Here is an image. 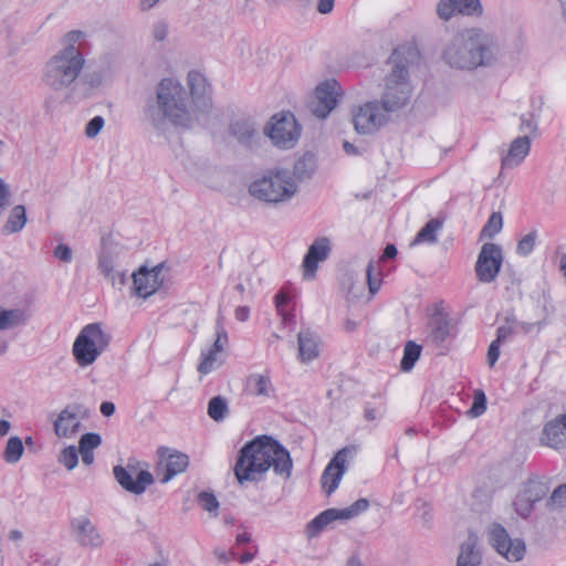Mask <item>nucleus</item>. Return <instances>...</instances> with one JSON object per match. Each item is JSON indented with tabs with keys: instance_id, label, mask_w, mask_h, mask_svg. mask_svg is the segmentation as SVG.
Here are the masks:
<instances>
[{
	"instance_id": "1",
	"label": "nucleus",
	"mask_w": 566,
	"mask_h": 566,
	"mask_svg": "<svg viewBox=\"0 0 566 566\" xmlns=\"http://www.w3.org/2000/svg\"><path fill=\"white\" fill-rule=\"evenodd\" d=\"M190 95L172 78H164L157 86L156 98L145 107V119L156 130L163 129L168 119L176 126L189 127L197 118V112L210 106L209 87L205 76L191 71L188 74Z\"/></svg>"
},
{
	"instance_id": "2",
	"label": "nucleus",
	"mask_w": 566,
	"mask_h": 566,
	"mask_svg": "<svg viewBox=\"0 0 566 566\" xmlns=\"http://www.w3.org/2000/svg\"><path fill=\"white\" fill-rule=\"evenodd\" d=\"M500 46L494 35L481 28H467L458 32L446 45L442 60L451 69L474 71L497 62Z\"/></svg>"
},
{
	"instance_id": "3",
	"label": "nucleus",
	"mask_w": 566,
	"mask_h": 566,
	"mask_svg": "<svg viewBox=\"0 0 566 566\" xmlns=\"http://www.w3.org/2000/svg\"><path fill=\"white\" fill-rule=\"evenodd\" d=\"M270 468H273L276 475L287 480L293 462L284 447L270 437H263L241 449L234 473L239 483L243 484L247 481H260Z\"/></svg>"
},
{
	"instance_id": "4",
	"label": "nucleus",
	"mask_w": 566,
	"mask_h": 566,
	"mask_svg": "<svg viewBox=\"0 0 566 566\" xmlns=\"http://www.w3.org/2000/svg\"><path fill=\"white\" fill-rule=\"evenodd\" d=\"M417 56L412 48L395 49L388 59L389 71L384 80L381 105L385 111L392 113L408 105L412 95V85L409 77V64Z\"/></svg>"
},
{
	"instance_id": "5",
	"label": "nucleus",
	"mask_w": 566,
	"mask_h": 566,
	"mask_svg": "<svg viewBox=\"0 0 566 566\" xmlns=\"http://www.w3.org/2000/svg\"><path fill=\"white\" fill-rule=\"evenodd\" d=\"M85 65V59L75 45L57 51L44 65L42 81L50 90L61 92L71 87Z\"/></svg>"
},
{
	"instance_id": "6",
	"label": "nucleus",
	"mask_w": 566,
	"mask_h": 566,
	"mask_svg": "<svg viewBox=\"0 0 566 566\" xmlns=\"http://www.w3.org/2000/svg\"><path fill=\"white\" fill-rule=\"evenodd\" d=\"M297 190L296 180L289 170H271L256 178L249 186V192L252 197L270 205L290 201Z\"/></svg>"
},
{
	"instance_id": "7",
	"label": "nucleus",
	"mask_w": 566,
	"mask_h": 566,
	"mask_svg": "<svg viewBox=\"0 0 566 566\" xmlns=\"http://www.w3.org/2000/svg\"><path fill=\"white\" fill-rule=\"evenodd\" d=\"M111 332L99 322L82 327L72 345V355L81 368L93 365L111 344Z\"/></svg>"
},
{
	"instance_id": "8",
	"label": "nucleus",
	"mask_w": 566,
	"mask_h": 566,
	"mask_svg": "<svg viewBox=\"0 0 566 566\" xmlns=\"http://www.w3.org/2000/svg\"><path fill=\"white\" fill-rule=\"evenodd\" d=\"M264 134L274 146L290 149L295 146L301 136V126L292 113L275 114L264 128Z\"/></svg>"
},
{
	"instance_id": "9",
	"label": "nucleus",
	"mask_w": 566,
	"mask_h": 566,
	"mask_svg": "<svg viewBox=\"0 0 566 566\" xmlns=\"http://www.w3.org/2000/svg\"><path fill=\"white\" fill-rule=\"evenodd\" d=\"M369 502L367 499H359L345 509H328L318 514L306 525V536L316 537L328 524L336 520H352L367 511Z\"/></svg>"
},
{
	"instance_id": "10",
	"label": "nucleus",
	"mask_w": 566,
	"mask_h": 566,
	"mask_svg": "<svg viewBox=\"0 0 566 566\" xmlns=\"http://www.w3.org/2000/svg\"><path fill=\"white\" fill-rule=\"evenodd\" d=\"M389 120V112L381 102L371 101L360 105L353 114V123L357 133L373 134Z\"/></svg>"
},
{
	"instance_id": "11",
	"label": "nucleus",
	"mask_w": 566,
	"mask_h": 566,
	"mask_svg": "<svg viewBox=\"0 0 566 566\" xmlns=\"http://www.w3.org/2000/svg\"><path fill=\"white\" fill-rule=\"evenodd\" d=\"M503 264V252L495 243H484L475 262V274L480 282L492 283L496 280Z\"/></svg>"
},
{
	"instance_id": "12",
	"label": "nucleus",
	"mask_w": 566,
	"mask_h": 566,
	"mask_svg": "<svg viewBox=\"0 0 566 566\" xmlns=\"http://www.w3.org/2000/svg\"><path fill=\"white\" fill-rule=\"evenodd\" d=\"M340 95V85L335 80H329L317 85L312 99L308 103L311 113L319 118H326L336 107Z\"/></svg>"
},
{
	"instance_id": "13",
	"label": "nucleus",
	"mask_w": 566,
	"mask_h": 566,
	"mask_svg": "<svg viewBox=\"0 0 566 566\" xmlns=\"http://www.w3.org/2000/svg\"><path fill=\"white\" fill-rule=\"evenodd\" d=\"M85 416L86 410L82 405L70 403L65 406L53 423L55 436L60 439L74 438L80 432Z\"/></svg>"
},
{
	"instance_id": "14",
	"label": "nucleus",
	"mask_w": 566,
	"mask_h": 566,
	"mask_svg": "<svg viewBox=\"0 0 566 566\" xmlns=\"http://www.w3.org/2000/svg\"><path fill=\"white\" fill-rule=\"evenodd\" d=\"M491 545L509 562H520L525 555V543L521 538L512 539L506 530L495 524L490 531Z\"/></svg>"
},
{
	"instance_id": "15",
	"label": "nucleus",
	"mask_w": 566,
	"mask_h": 566,
	"mask_svg": "<svg viewBox=\"0 0 566 566\" xmlns=\"http://www.w3.org/2000/svg\"><path fill=\"white\" fill-rule=\"evenodd\" d=\"M118 484L127 492L140 495L155 482L154 475L146 470H137L135 467L126 468L116 465L113 470Z\"/></svg>"
},
{
	"instance_id": "16",
	"label": "nucleus",
	"mask_w": 566,
	"mask_h": 566,
	"mask_svg": "<svg viewBox=\"0 0 566 566\" xmlns=\"http://www.w3.org/2000/svg\"><path fill=\"white\" fill-rule=\"evenodd\" d=\"M353 451L354 449L349 447L340 449L325 468L321 478V483L327 495H331L338 488V484L347 469V459Z\"/></svg>"
},
{
	"instance_id": "17",
	"label": "nucleus",
	"mask_w": 566,
	"mask_h": 566,
	"mask_svg": "<svg viewBox=\"0 0 566 566\" xmlns=\"http://www.w3.org/2000/svg\"><path fill=\"white\" fill-rule=\"evenodd\" d=\"M157 453L159 457L157 470L163 473L161 483L169 482L174 476L184 472L189 464L188 455L169 448H160Z\"/></svg>"
},
{
	"instance_id": "18",
	"label": "nucleus",
	"mask_w": 566,
	"mask_h": 566,
	"mask_svg": "<svg viewBox=\"0 0 566 566\" xmlns=\"http://www.w3.org/2000/svg\"><path fill=\"white\" fill-rule=\"evenodd\" d=\"M436 11L441 20L449 21L455 14L480 17L483 7L480 0H439Z\"/></svg>"
},
{
	"instance_id": "19",
	"label": "nucleus",
	"mask_w": 566,
	"mask_h": 566,
	"mask_svg": "<svg viewBox=\"0 0 566 566\" xmlns=\"http://www.w3.org/2000/svg\"><path fill=\"white\" fill-rule=\"evenodd\" d=\"M119 252V245L104 242L98 256V269L113 284L123 285L126 281L125 273L116 270Z\"/></svg>"
},
{
	"instance_id": "20",
	"label": "nucleus",
	"mask_w": 566,
	"mask_h": 566,
	"mask_svg": "<svg viewBox=\"0 0 566 566\" xmlns=\"http://www.w3.org/2000/svg\"><path fill=\"white\" fill-rule=\"evenodd\" d=\"M331 253V241L326 237L317 238L310 245L303 260V272L305 279H313L318 263L325 261Z\"/></svg>"
},
{
	"instance_id": "21",
	"label": "nucleus",
	"mask_w": 566,
	"mask_h": 566,
	"mask_svg": "<svg viewBox=\"0 0 566 566\" xmlns=\"http://www.w3.org/2000/svg\"><path fill=\"white\" fill-rule=\"evenodd\" d=\"M229 132L241 146L249 149L258 147L262 138L258 125L250 118H241L232 122Z\"/></svg>"
},
{
	"instance_id": "22",
	"label": "nucleus",
	"mask_w": 566,
	"mask_h": 566,
	"mask_svg": "<svg viewBox=\"0 0 566 566\" xmlns=\"http://www.w3.org/2000/svg\"><path fill=\"white\" fill-rule=\"evenodd\" d=\"M72 527L75 539L81 546L97 548L103 545L104 538L97 526L90 518L84 516L75 518L72 522Z\"/></svg>"
},
{
	"instance_id": "23",
	"label": "nucleus",
	"mask_w": 566,
	"mask_h": 566,
	"mask_svg": "<svg viewBox=\"0 0 566 566\" xmlns=\"http://www.w3.org/2000/svg\"><path fill=\"white\" fill-rule=\"evenodd\" d=\"M160 273L161 268L158 265L151 270L142 268L137 273H134L133 279L136 295L146 298L154 294L163 283Z\"/></svg>"
},
{
	"instance_id": "24",
	"label": "nucleus",
	"mask_w": 566,
	"mask_h": 566,
	"mask_svg": "<svg viewBox=\"0 0 566 566\" xmlns=\"http://www.w3.org/2000/svg\"><path fill=\"white\" fill-rule=\"evenodd\" d=\"M482 544L476 533L470 531L460 544L455 566H480L482 563Z\"/></svg>"
},
{
	"instance_id": "25",
	"label": "nucleus",
	"mask_w": 566,
	"mask_h": 566,
	"mask_svg": "<svg viewBox=\"0 0 566 566\" xmlns=\"http://www.w3.org/2000/svg\"><path fill=\"white\" fill-rule=\"evenodd\" d=\"M541 442L553 449L566 446V413L544 426Z\"/></svg>"
},
{
	"instance_id": "26",
	"label": "nucleus",
	"mask_w": 566,
	"mask_h": 566,
	"mask_svg": "<svg viewBox=\"0 0 566 566\" xmlns=\"http://www.w3.org/2000/svg\"><path fill=\"white\" fill-rule=\"evenodd\" d=\"M298 358L302 363H310L316 359L321 353V339L311 329H302L297 335Z\"/></svg>"
},
{
	"instance_id": "27",
	"label": "nucleus",
	"mask_w": 566,
	"mask_h": 566,
	"mask_svg": "<svg viewBox=\"0 0 566 566\" xmlns=\"http://www.w3.org/2000/svg\"><path fill=\"white\" fill-rule=\"evenodd\" d=\"M531 149L530 137H516L511 143L510 149L505 157L502 159L503 168H513L518 166L525 157L528 155Z\"/></svg>"
},
{
	"instance_id": "28",
	"label": "nucleus",
	"mask_w": 566,
	"mask_h": 566,
	"mask_svg": "<svg viewBox=\"0 0 566 566\" xmlns=\"http://www.w3.org/2000/svg\"><path fill=\"white\" fill-rule=\"evenodd\" d=\"M245 390L252 396L269 398L274 388L268 375L251 374L247 377Z\"/></svg>"
},
{
	"instance_id": "29",
	"label": "nucleus",
	"mask_w": 566,
	"mask_h": 566,
	"mask_svg": "<svg viewBox=\"0 0 566 566\" xmlns=\"http://www.w3.org/2000/svg\"><path fill=\"white\" fill-rule=\"evenodd\" d=\"M450 319L442 313L434 314L429 322V338L434 344L444 342L451 333Z\"/></svg>"
},
{
	"instance_id": "30",
	"label": "nucleus",
	"mask_w": 566,
	"mask_h": 566,
	"mask_svg": "<svg viewBox=\"0 0 566 566\" xmlns=\"http://www.w3.org/2000/svg\"><path fill=\"white\" fill-rule=\"evenodd\" d=\"M27 321L28 316L23 310H6L0 307V331L11 329L24 325Z\"/></svg>"
},
{
	"instance_id": "31",
	"label": "nucleus",
	"mask_w": 566,
	"mask_h": 566,
	"mask_svg": "<svg viewBox=\"0 0 566 566\" xmlns=\"http://www.w3.org/2000/svg\"><path fill=\"white\" fill-rule=\"evenodd\" d=\"M27 223V211L25 207L18 205L10 211L9 218L2 228V233L11 234L20 232Z\"/></svg>"
},
{
	"instance_id": "32",
	"label": "nucleus",
	"mask_w": 566,
	"mask_h": 566,
	"mask_svg": "<svg viewBox=\"0 0 566 566\" xmlns=\"http://www.w3.org/2000/svg\"><path fill=\"white\" fill-rule=\"evenodd\" d=\"M443 222L439 219H431L424 227L418 232L411 245L427 243L433 244L438 241V233L442 229Z\"/></svg>"
},
{
	"instance_id": "33",
	"label": "nucleus",
	"mask_w": 566,
	"mask_h": 566,
	"mask_svg": "<svg viewBox=\"0 0 566 566\" xmlns=\"http://www.w3.org/2000/svg\"><path fill=\"white\" fill-rule=\"evenodd\" d=\"M316 170L315 157L306 154L301 157L294 165L293 177L300 180L310 179Z\"/></svg>"
},
{
	"instance_id": "34",
	"label": "nucleus",
	"mask_w": 566,
	"mask_h": 566,
	"mask_svg": "<svg viewBox=\"0 0 566 566\" xmlns=\"http://www.w3.org/2000/svg\"><path fill=\"white\" fill-rule=\"evenodd\" d=\"M229 413L228 400L222 396H216L209 400L208 415L216 422L226 419Z\"/></svg>"
},
{
	"instance_id": "35",
	"label": "nucleus",
	"mask_w": 566,
	"mask_h": 566,
	"mask_svg": "<svg viewBox=\"0 0 566 566\" xmlns=\"http://www.w3.org/2000/svg\"><path fill=\"white\" fill-rule=\"evenodd\" d=\"M24 448L22 440L19 437H11L9 438L4 452H3V459L8 463H17L22 454H23Z\"/></svg>"
},
{
	"instance_id": "36",
	"label": "nucleus",
	"mask_w": 566,
	"mask_h": 566,
	"mask_svg": "<svg viewBox=\"0 0 566 566\" xmlns=\"http://www.w3.org/2000/svg\"><path fill=\"white\" fill-rule=\"evenodd\" d=\"M421 353V346L417 345L413 342H408L403 349V357L401 359V369L403 371H409L415 366L416 361L419 359Z\"/></svg>"
},
{
	"instance_id": "37",
	"label": "nucleus",
	"mask_w": 566,
	"mask_h": 566,
	"mask_svg": "<svg viewBox=\"0 0 566 566\" xmlns=\"http://www.w3.org/2000/svg\"><path fill=\"white\" fill-rule=\"evenodd\" d=\"M503 228V217L501 212H493L484 224L480 237L482 239H492Z\"/></svg>"
},
{
	"instance_id": "38",
	"label": "nucleus",
	"mask_w": 566,
	"mask_h": 566,
	"mask_svg": "<svg viewBox=\"0 0 566 566\" xmlns=\"http://www.w3.org/2000/svg\"><path fill=\"white\" fill-rule=\"evenodd\" d=\"M218 353L220 352L210 348L206 354H202V360L198 366L199 373L207 375L220 365Z\"/></svg>"
},
{
	"instance_id": "39",
	"label": "nucleus",
	"mask_w": 566,
	"mask_h": 566,
	"mask_svg": "<svg viewBox=\"0 0 566 566\" xmlns=\"http://www.w3.org/2000/svg\"><path fill=\"white\" fill-rule=\"evenodd\" d=\"M545 494V486L542 483L534 481L528 482L521 493V495L526 500H530L533 504L542 500Z\"/></svg>"
},
{
	"instance_id": "40",
	"label": "nucleus",
	"mask_w": 566,
	"mask_h": 566,
	"mask_svg": "<svg viewBox=\"0 0 566 566\" xmlns=\"http://www.w3.org/2000/svg\"><path fill=\"white\" fill-rule=\"evenodd\" d=\"M59 462L67 470H73L78 463L77 449L74 446L64 448L59 455Z\"/></svg>"
},
{
	"instance_id": "41",
	"label": "nucleus",
	"mask_w": 566,
	"mask_h": 566,
	"mask_svg": "<svg viewBox=\"0 0 566 566\" xmlns=\"http://www.w3.org/2000/svg\"><path fill=\"white\" fill-rule=\"evenodd\" d=\"M198 502L205 511L213 514V516H217L219 501L213 493L207 491L199 493Z\"/></svg>"
},
{
	"instance_id": "42",
	"label": "nucleus",
	"mask_w": 566,
	"mask_h": 566,
	"mask_svg": "<svg viewBox=\"0 0 566 566\" xmlns=\"http://www.w3.org/2000/svg\"><path fill=\"white\" fill-rule=\"evenodd\" d=\"M486 410V396L482 390L474 392L473 403L468 411V415L472 418L480 417Z\"/></svg>"
},
{
	"instance_id": "43",
	"label": "nucleus",
	"mask_w": 566,
	"mask_h": 566,
	"mask_svg": "<svg viewBox=\"0 0 566 566\" xmlns=\"http://www.w3.org/2000/svg\"><path fill=\"white\" fill-rule=\"evenodd\" d=\"M537 123L533 114H525L521 116L520 132L523 133L522 137H530V139L537 134Z\"/></svg>"
},
{
	"instance_id": "44",
	"label": "nucleus",
	"mask_w": 566,
	"mask_h": 566,
	"mask_svg": "<svg viewBox=\"0 0 566 566\" xmlns=\"http://www.w3.org/2000/svg\"><path fill=\"white\" fill-rule=\"evenodd\" d=\"M216 334H217V337H216V340L211 348L222 352L224 349L226 345L228 344V334L223 326V317L222 316H219L217 318Z\"/></svg>"
},
{
	"instance_id": "45",
	"label": "nucleus",
	"mask_w": 566,
	"mask_h": 566,
	"mask_svg": "<svg viewBox=\"0 0 566 566\" xmlns=\"http://www.w3.org/2000/svg\"><path fill=\"white\" fill-rule=\"evenodd\" d=\"M536 241V231H532L524 235L517 243L516 251L520 255L526 256L528 255L535 245Z\"/></svg>"
},
{
	"instance_id": "46",
	"label": "nucleus",
	"mask_w": 566,
	"mask_h": 566,
	"mask_svg": "<svg viewBox=\"0 0 566 566\" xmlns=\"http://www.w3.org/2000/svg\"><path fill=\"white\" fill-rule=\"evenodd\" d=\"M102 443V438L98 433H85L80 439L78 450L93 451Z\"/></svg>"
},
{
	"instance_id": "47",
	"label": "nucleus",
	"mask_w": 566,
	"mask_h": 566,
	"mask_svg": "<svg viewBox=\"0 0 566 566\" xmlns=\"http://www.w3.org/2000/svg\"><path fill=\"white\" fill-rule=\"evenodd\" d=\"M513 323H515V318L507 317L506 324L500 326L496 329V338L494 339V340H496V343L503 344L513 335V333L515 331Z\"/></svg>"
},
{
	"instance_id": "48",
	"label": "nucleus",
	"mask_w": 566,
	"mask_h": 566,
	"mask_svg": "<svg viewBox=\"0 0 566 566\" xmlns=\"http://www.w3.org/2000/svg\"><path fill=\"white\" fill-rule=\"evenodd\" d=\"M105 120L102 116L93 117L85 127V135L88 138L96 137L103 129Z\"/></svg>"
},
{
	"instance_id": "49",
	"label": "nucleus",
	"mask_w": 566,
	"mask_h": 566,
	"mask_svg": "<svg viewBox=\"0 0 566 566\" xmlns=\"http://www.w3.org/2000/svg\"><path fill=\"white\" fill-rule=\"evenodd\" d=\"M533 503L526 500L523 495L518 494L514 502L516 513L522 517H527L533 510Z\"/></svg>"
},
{
	"instance_id": "50",
	"label": "nucleus",
	"mask_w": 566,
	"mask_h": 566,
	"mask_svg": "<svg viewBox=\"0 0 566 566\" xmlns=\"http://www.w3.org/2000/svg\"><path fill=\"white\" fill-rule=\"evenodd\" d=\"M367 283L371 295L376 294L380 289V280L374 275V263L370 261L366 269Z\"/></svg>"
},
{
	"instance_id": "51",
	"label": "nucleus",
	"mask_w": 566,
	"mask_h": 566,
	"mask_svg": "<svg viewBox=\"0 0 566 566\" xmlns=\"http://www.w3.org/2000/svg\"><path fill=\"white\" fill-rule=\"evenodd\" d=\"M53 255L61 260L62 262L69 263L72 261L73 253L70 247L61 243L55 247Z\"/></svg>"
},
{
	"instance_id": "52",
	"label": "nucleus",
	"mask_w": 566,
	"mask_h": 566,
	"mask_svg": "<svg viewBox=\"0 0 566 566\" xmlns=\"http://www.w3.org/2000/svg\"><path fill=\"white\" fill-rule=\"evenodd\" d=\"M500 343L493 340L488 349V363L490 367H493L500 357Z\"/></svg>"
},
{
	"instance_id": "53",
	"label": "nucleus",
	"mask_w": 566,
	"mask_h": 566,
	"mask_svg": "<svg viewBox=\"0 0 566 566\" xmlns=\"http://www.w3.org/2000/svg\"><path fill=\"white\" fill-rule=\"evenodd\" d=\"M552 500L560 506H566V483L554 490Z\"/></svg>"
},
{
	"instance_id": "54",
	"label": "nucleus",
	"mask_w": 566,
	"mask_h": 566,
	"mask_svg": "<svg viewBox=\"0 0 566 566\" xmlns=\"http://www.w3.org/2000/svg\"><path fill=\"white\" fill-rule=\"evenodd\" d=\"M421 521L424 527L430 528L432 524L431 507L428 504L422 505Z\"/></svg>"
},
{
	"instance_id": "55",
	"label": "nucleus",
	"mask_w": 566,
	"mask_h": 566,
	"mask_svg": "<svg viewBox=\"0 0 566 566\" xmlns=\"http://www.w3.org/2000/svg\"><path fill=\"white\" fill-rule=\"evenodd\" d=\"M287 302L289 295L285 292L281 291L275 295V306L280 313H282L283 307L286 305Z\"/></svg>"
},
{
	"instance_id": "56",
	"label": "nucleus",
	"mask_w": 566,
	"mask_h": 566,
	"mask_svg": "<svg viewBox=\"0 0 566 566\" xmlns=\"http://www.w3.org/2000/svg\"><path fill=\"white\" fill-rule=\"evenodd\" d=\"M513 324H514L515 328L521 329L525 334L530 333L533 329V327H535L536 325L538 327H541L543 325V323H526V322H516V321Z\"/></svg>"
},
{
	"instance_id": "57",
	"label": "nucleus",
	"mask_w": 566,
	"mask_h": 566,
	"mask_svg": "<svg viewBox=\"0 0 566 566\" xmlns=\"http://www.w3.org/2000/svg\"><path fill=\"white\" fill-rule=\"evenodd\" d=\"M168 33L167 25L165 23H158V25L155 27L154 35L156 40L163 41L166 39Z\"/></svg>"
},
{
	"instance_id": "58",
	"label": "nucleus",
	"mask_w": 566,
	"mask_h": 566,
	"mask_svg": "<svg viewBox=\"0 0 566 566\" xmlns=\"http://www.w3.org/2000/svg\"><path fill=\"white\" fill-rule=\"evenodd\" d=\"M99 410L103 416L111 417L115 413V405L111 401H104L101 403Z\"/></svg>"
},
{
	"instance_id": "59",
	"label": "nucleus",
	"mask_w": 566,
	"mask_h": 566,
	"mask_svg": "<svg viewBox=\"0 0 566 566\" xmlns=\"http://www.w3.org/2000/svg\"><path fill=\"white\" fill-rule=\"evenodd\" d=\"M83 36V32L81 31H71L65 35V46L74 45Z\"/></svg>"
},
{
	"instance_id": "60",
	"label": "nucleus",
	"mask_w": 566,
	"mask_h": 566,
	"mask_svg": "<svg viewBox=\"0 0 566 566\" xmlns=\"http://www.w3.org/2000/svg\"><path fill=\"white\" fill-rule=\"evenodd\" d=\"M250 310L247 306H239L235 312L234 316L240 322H245L249 318Z\"/></svg>"
},
{
	"instance_id": "61",
	"label": "nucleus",
	"mask_w": 566,
	"mask_h": 566,
	"mask_svg": "<svg viewBox=\"0 0 566 566\" xmlns=\"http://www.w3.org/2000/svg\"><path fill=\"white\" fill-rule=\"evenodd\" d=\"M397 248L394 244H387L381 255V260L394 259L397 255Z\"/></svg>"
},
{
	"instance_id": "62",
	"label": "nucleus",
	"mask_w": 566,
	"mask_h": 566,
	"mask_svg": "<svg viewBox=\"0 0 566 566\" xmlns=\"http://www.w3.org/2000/svg\"><path fill=\"white\" fill-rule=\"evenodd\" d=\"M213 555L216 556V558L222 563H228L230 560V553L224 551V549H221V548H216L213 551Z\"/></svg>"
},
{
	"instance_id": "63",
	"label": "nucleus",
	"mask_w": 566,
	"mask_h": 566,
	"mask_svg": "<svg viewBox=\"0 0 566 566\" xmlns=\"http://www.w3.org/2000/svg\"><path fill=\"white\" fill-rule=\"evenodd\" d=\"M358 325H359L358 322H356L352 318H346L344 322V329L347 333H353L357 329Z\"/></svg>"
},
{
	"instance_id": "64",
	"label": "nucleus",
	"mask_w": 566,
	"mask_h": 566,
	"mask_svg": "<svg viewBox=\"0 0 566 566\" xmlns=\"http://www.w3.org/2000/svg\"><path fill=\"white\" fill-rule=\"evenodd\" d=\"M346 566H365L357 555H352L346 563Z\"/></svg>"
}]
</instances>
